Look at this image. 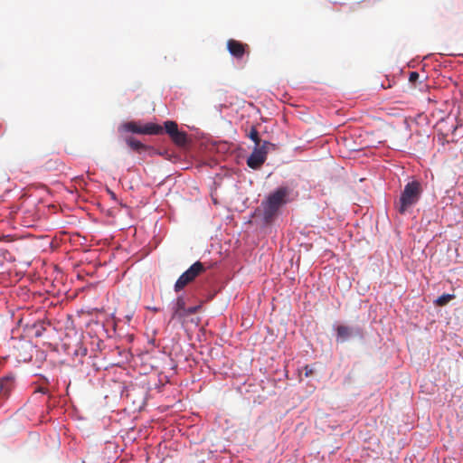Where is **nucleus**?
<instances>
[{
	"instance_id": "aec40b11",
	"label": "nucleus",
	"mask_w": 463,
	"mask_h": 463,
	"mask_svg": "<svg viewBox=\"0 0 463 463\" xmlns=\"http://www.w3.org/2000/svg\"><path fill=\"white\" fill-rule=\"evenodd\" d=\"M411 204H398L397 211L403 214L405 213Z\"/></svg>"
},
{
	"instance_id": "f257e3e1",
	"label": "nucleus",
	"mask_w": 463,
	"mask_h": 463,
	"mask_svg": "<svg viewBox=\"0 0 463 463\" xmlns=\"http://www.w3.org/2000/svg\"><path fill=\"white\" fill-rule=\"evenodd\" d=\"M279 204H260L252 213V222L259 225H267L271 223L279 212Z\"/></svg>"
},
{
	"instance_id": "0eeeda50",
	"label": "nucleus",
	"mask_w": 463,
	"mask_h": 463,
	"mask_svg": "<svg viewBox=\"0 0 463 463\" xmlns=\"http://www.w3.org/2000/svg\"><path fill=\"white\" fill-rule=\"evenodd\" d=\"M267 156H265L258 147H254L253 151L247 159V165L251 169H260L261 165L266 161Z\"/></svg>"
},
{
	"instance_id": "f03ea898",
	"label": "nucleus",
	"mask_w": 463,
	"mask_h": 463,
	"mask_svg": "<svg viewBox=\"0 0 463 463\" xmlns=\"http://www.w3.org/2000/svg\"><path fill=\"white\" fill-rule=\"evenodd\" d=\"M206 268L201 261L194 262L187 270H185L176 280L175 291L179 292L188 284L192 283L197 277L205 272Z\"/></svg>"
},
{
	"instance_id": "a211bd4d",
	"label": "nucleus",
	"mask_w": 463,
	"mask_h": 463,
	"mask_svg": "<svg viewBox=\"0 0 463 463\" xmlns=\"http://www.w3.org/2000/svg\"><path fill=\"white\" fill-rule=\"evenodd\" d=\"M420 78V74L417 71H411L409 76V81L414 84Z\"/></svg>"
},
{
	"instance_id": "dca6fc26",
	"label": "nucleus",
	"mask_w": 463,
	"mask_h": 463,
	"mask_svg": "<svg viewBox=\"0 0 463 463\" xmlns=\"http://www.w3.org/2000/svg\"><path fill=\"white\" fill-rule=\"evenodd\" d=\"M165 129L169 137H171L175 132L178 130V126L176 122L168 120L165 122Z\"/></svg>"
},
{
	"instance_id": "ddd939ff",
	"label": "nucleus",
	"mask_w": 463,
	"mask_h": 463,
	"mask_svg": "<svg viewBox=\"0 0 463 463\" xmlns=\"http://www.w3.org/2000/svg\"><path fill=\"white\" fill-rule=\"evenodd\" d=\"M453 298H455V295L453 294H443L435 300V304L439 307H443Z\"/></svg>"
},
{
	"instance_id": "412c9836",
	"label": "nucleus",
	"mask_w": 463,
	"mask_h": 463,
	"mask_svg": "<svg viewBox=\"0 0 463 463\" xmlns=\"http://www.w3.org/2000/svg\"><path fill=\"white\" fill-rule=\"evenodd\" d=\"M304 371H305L306 377H309V376L313 375V373H314V369L310 365H306L304 367Z\"/></svg>"
},
{
	"instance_id": "4be33fe9",
	"label": "nucleus",
	"mask_w": 463,
	"mask_h": 463,
	"mask_svg": "<svg viewBox=\"0 0 463 463\" xmlns=\"http://www.w3.org/2000/svg\"><path fill=\"white\" fill-rule=\"evenodd\" d=\"M106 205L107 204L99 203L98 207L100 209L101 212H105L106 211V209H105ZM107 212H108L109 214H112L113 213L110 210H107Z\"/></svg>"
},
{
	"instance_id": "7ed1b4c3",
	"label": "nucleus",
	"mask_w": 463,
	"mask_h": 463,
	"mask_svg": "<svg viewBox=\"0 0 463 463\" xmlns=\"http://www.w3.org/2000/svg\"><path fill=\"white\" fill-rule=\"evenodd\" d=\"M124 128L136 134L159 135L163 133V127L155 123H147L144 126H139L132 121L126 123Z\"/></svg>"
},
{
	"instance_id": "2eb2a0df",
	"label": "nucleus",
	"mask_w": 463,
	"mask_h": 463,
	"mask_svg": "<svg viewBox=\"0 0 463 463\" xmlns=\"http://www.w3.org/2000/svg\"><path fill=\"white\" fill-rule=\"evenodd\" d=\"M257 147L265 156H267L269 150H274L276 148V146L269 141H263L262 144H260V146H258Z\"/></svg>"
},
{
	"instance_id": "5701e85b",
	"label": "nucleus",
	"mask_w": 463,
	"mask_h": 463,
	"mask_svg": "<svg viewBox=\"0 0 463 463\" xmlns=\"http://www.w3.org/2000/svg\"><path fill=\"white\" fill-rule=\"evenodd\" d=\"M36 392H41V393H43V394L48 393V390H47L46 388H44V387H39V388L36 390Z\"/></svg>"
},
{
	"instance_id": "9d476101",
	"label": "nucleus",
	"mask_w": 463,
	"mask_h": 463,
	"mask_svg": "<svg viewBox=\"0 0 463 463\" xmlns=\"http://www.w3.org/2000/svg\"><path fill=\"white\" fill-rule=\"evenodd\" d=\"M185 312H186V307H185V301H184V297H178L176 298V301L173 307V315H172V318L175 319V318H184L185 317Z\"/></svg>"
},
{
	"instance_id": "f3484780",
	"label": "nucleus",
	"mask_w": 463,
	"mask_h": 463,
	"mask_svg": "<svg viewBox=\"0 0 463 463\" xmlns=\"http://www.w3.org/2000/svg\"><path fill=\"white\" fill-rule=\"evenodd\" d=\"M200 307H201L200 306H194V307H190L186 308L185 317L190 315L195 314L200 309Z\"/></svg>"
},
{
	"instance_id": "4468645a",
	"label": "nucleus",
	"mask_w": 463,
	"mask_h": 463,
	"mask_svg": "<svg viewBox=\"0 0 463 463\" xmlns=\"http://www.w3.org/2000/svg\"><path fill=\"white\" fill-rule=\"evenodd\" d=\"M247 137L255 143V146H260V138L259 132H258L256 127L252 126L250 128V130L247 134Z\"/></svg>"
},
{
	"instance_id": "b1692460",
	"label": "nucleus",
	"mask_w": 463,
	"mask_h": 463,
	"mask_svg": "<svg viewBox=\"0 0 463 463\" xmlns=\"http://www.w3.org/2000/svg\"><path fill=\"white\" fill-rule=\"evenodd\" d=\"M61 204H55V203H52V204H49V207L52 208L53 210H55L57 208V206H60Z\"/></svg>"
},
{
	"instance_id": "6e6552de",
	"label": "nucleus",
	"mask_w": 463,
	"mask_h": 463,
	"mask_svg": "<svg viewBox=\"0 0 463 463\" xmlns=\"http://www.w3.org/2000/svg\"><path fill=\"white\" fill-rule=\"evenodd\" d=\"M291 190L288 186H280L268 196L267 203H285Z\"/></svg>"
},
{
	"instance_id": "f8f14e48",
	"label": "nucleus",
	"mask_w": 463,
	"mask_h": 463,
	"mask_svg": "<svg viewBox=\"0 0 463 463\" xmlns=\"http://www.w3.org/2000/svg\"><path fill=\"white\" fill-rule=\"evenodd\" d=\"M127 144L135 151L140 152L146 148V146L142 144L140 141L135 139L134 137H128L126 139Z\"/></svg>"
},
{
	"instance_id": "39448f33",
	"label": "nucleus",
	"mask_w": 463,
	"mask_h": 463,
	"mask_svg": "<svg viewBox=\"0 0 463 463\" xmlns=\"http://www.w3.org/2000/svg\"><path fill=\"white\" fill-rule=\"evenodd\" d=\"M227 49L236 59H241L245 53H249V45L234 39L228 40Z\"/></svg>"
},
{
	"instance_id": "9b49d317",
	"label": "nucleus",
	"mask_w": 463,
	"mask_h": 463,
	"mask_svg": "<svg viewBox=\"0 0 463 463\" xmlns=\"http://www.w3.org/2000/svg\"><path fill=\"white\" fill-rule=\"evenodd\" d=\"M172 141L177 146H184L187 143V136L185 132L177 130L171 137Z\"/></svg>"
},
{
	"instance_id": "20e7f679",
	"label": "nucleus",
	"mask_w": 463,
	"mask_h": 463,
	"mask_svg": "<svg viewBox=\"0 0 463 463\" xmlns=\"http://www.w3.org/2000/svg\"><path fill=\"white\" fill-rule=\"evenodd\" d=\"M422 193L421 184L419 181L409 182L402 194L401 203H413L420 199Z\"/></svg>"
},
{
	"instance_id": "423d86ee",
	"label": "nucleus",
	"mask_w": 463,
	"mask_h": 463,
	"mask_svg": "<svg viewBox=\"0 0 463 463\" xmlns=\"http://www.w3.org/2000/svg\"><path fill=\"white\" fill-rule=\"evenodd\" d=\"M15 381L13 375H6L0 379V402L5 401L14 389Z\"/></svg>"
},
{
	"instance_id": "1a4fd4ad",
	"label": "nucleus",
	"mask_w": 463,
	"mask_h": 463,
	"mask_svg": "<svg viewBox=\"0 0 463 463\" xmlns=\"http://www.w3.org/2000/svg\"><path fill=\"white\" fill-rule=\"evenodd\" d=\"M354 332L357 335H363L360 328H356L354 330L352 327H349V326H344V325H340L336 327V336H337L336 340L340 341V342H345L349 337H351L353 335Z\"/></svg>"
},
{
	"instance_id": "6ab92c4d",
	"label": "nucleus",
	"mask_w": 463,
	"mask_h": 463,
	"mask_svg": "<svg viewBox=\"0 0 463 463\" xmlns=\"http://www.w3.org/2000/svg\"><path fill=\"white\" fill-rule=\"evenodd\" d=\"M32 206H33V207H32V209L27 210V212H28V213H32V219H31V220H28V221H27V220H25V221L24 222V224H25V225H27V226H30V225H31V223H30V222H33V221L35 220V213H34V208H35V207H34L33 205H32Z\"/></svg>"
}]
</instances>
